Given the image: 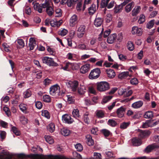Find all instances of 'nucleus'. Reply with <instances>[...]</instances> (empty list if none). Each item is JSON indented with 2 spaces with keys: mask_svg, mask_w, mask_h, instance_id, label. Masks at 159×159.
<instances>
[{
  "mask_svg": "<svg viewBox=\"0 0 159 159\" xmlns=\"http://www.w3.org/2000/svg\"><path fill=\"white\" fill-rule=\"evenodd\" d=\"M109 88V84L107 82L102 81L97 84V89L100 92H105L108 90Z\"/></svg>",
  "mask_w": 159,
  "mask_h": 159,
  "instance_id": "f257e3e1",
  "label": "nucleus"
},
{
  "mask_svg": "<svg viewBox=\"0 0 159 159\" xmlns=\"http://www.w3.org/2000/svg\"><path fill=\"white\" fill-rule=\"evenodd\" d=\"M99 68H96L91 70L89 75V78L90 79H95L98 78L101 73Z\"/></svg>",
  "mask_w": 159,
  "mask_h": 159,
  "instance_id": "f03ea898",
  "label": "nucleus"
},
{
  "mask_svg": "<svg viewBox=\"0 0 159 159\" xmlns=\"http://www.w3.org/2000/svg\"><path fill=\"white\" fill-rule=\"evenodd\" d=\"M42 60L43 63L50 66H57L58 65L57 63L54 61L52 59L48 57H43Z\"/></svg>",
  "mask_w": 159,
  "mask_h": 159,
  "instance_id": "7ed1b4c3",
  "label": "nucleus"
},
{
  "mask_svg": "<svg viewBox=\"0 0 159 159\" xmlns=\"http://www.w3.org/2000/svg\"><path fill=\"white\" fill-rule=\"evenodd\" d=\"M60 88L57 84H55L52 86L50 88V93L51 95L54 96L56 95H59Z\"/></svg>",
  "mask_w": 159,
  "mask_h": 159,
  "instance_id": "20e7f679",
  "label": "nucleus"
},
{
  "mask_svg": "<svg viewBox=\"0 0 159 159\" xmlns=\"http://www.w3.org/2000/svg\"><path fill=\"white\" fill-rule=\"evenodd\" d=\"M85 30V26L84 25H81L77 30V36L81 38L83 37Z\"/></svg>",
  "mask_w": 159,
  "mask_h": 159,
  "instance_id": "39448f33",
  "label": "nucleus"
},
{
  "mask_svg": "<svg viewBox=\"0 0 159 159\" xmlns=\"http://www.w3.org/2000/svg\"><path fill=\"white\" fill-rule=\"evenodd\" d=\"M142 29L141 28H139L137 26H134L132 28L131 33L133 34H137L138 36H141L142 34Z\"/></svg>",
  "mask_w": 159,
  "mask_h": 159,
  "instance_id": "423d86ee",
  "label": "nucleus"
},
{
  "mask_svg": "<svg viewBox=\"0 0 159 159\" xmlns=\"http://www.w3.org/2000/svg\"><path fill=\"white\" fill-rule=\"evenodd\" d=\"M78 22L77 16L74 14L71 17L70 20V25L72 27H74L78 23Z\"/></svg>",
  "mask_w": 159,
  "mask_h": 159,
  "instance_id": "0eeeda50",
  "label": "nucleus"
},
{
  "mask_svg": "<svg viewBox=\"0 0 159 159\" xmlns=\"http://www.w3.org/2000/svg\"><path fill=\"white\" fill-rule=\"evenodd\" d=\"M62 120L65 123L71 124L73 121L70 116L68 114H65L62 116Z\"/></svg>",
  "mask_w": 159,
  "mask_h": 159,
  "instance_id": "6e6552de",
  "label": "nucleus"
},
{
  "mask_svg": "<svg viewBox=\"0 0 159 159\" xmlns=\"http://www.w3.org/2000/svg\"><path fill=\"white\" fill-rule=\"evenodd\" d=\"M90 65L86 64L82 66L80 68V72L83 74H85L88 72L90 69Z\"/></svg>",
  "mask_w": 159,
  "mask_h": 159,
  "instance_id": "1a4fd4ad",
  "label": "nucleus"
},
{
  "mask_svg": "<svg viewBox=\"0 0 159 159\" xmlns=\"http://www.w3.org/2000/svg\"><path fill=\"white\" fill-rule=\"evenodd\" d=\"M62 20H61L57 21L56 20H52L50 21L51 25L53 27H59L62 23Z\"/></svg>",
  "mask_w": 159,
  "mask_h": 159,
  "instance_id": "9d476101",
  "label": "nucleus"
},
{
  "mask_svg": "<svg viewBox=\"0 0 159 159\" xmlns=\"http://www.w3.org/2000/svg\"><path fill=\"white\" fill-rule=\"evenodd\" d=\"M106 71L108 77L110 78H113L116 76L115 72L112 69H107L106 70Z\"/></svg>",
  "mask_w": 159,
  "mask_h": 159,
  "instance_id": "9b49d317",
  "label": "nucleus"
},
{
  "mask_svg": "<svg viewBox=\"0 0 159 159\" xmlns=\"http://www.w3.org/2000/svg\"><path fill=\"white\" fill-rule=\"evenodd\" d=\"M125 110V108L123 107L118 109L117 113L118 117L121 118L123 116Z\"/></svg>",
  "mask_w": 159,
  "mask_h": 159,
  "instance_id": "f8f14e48",
  "label": "nucleus"
},
{
  "mask_svg": "<svg viewBox=\"0 0 159 159\" xmlns=\"http://www.w3.org/2000/svg\"><path fill=\"white\" fill-rule=\"evenodd\" d=\"M86 91L85 86L84 85H80L77 89L78 93L81 95L84 94Z\"/></svg>",
  "mask_w": 159,
  "mask_h": 159,
  "instance_id": "ddd939ff",
  "label": "nucleus"
},
{
  "mask_svg": "<svg viewBox=\"0 0 159 159\" xmlns=\"http://www.w3.org/2000/svg\"><path fill=\"white\" fill-rule=\"evenodd\" d=\"M69 83L72 91L73 92L76 91L79 84L78 82L77 81H74L70 82Z\"/></svg>",
  "mask_w": 159,
  "mask_h": 159,
  "instance_id": "4468645a",
  "label": "nucleus"
},
{
  "mask_svg": "<svg viewBox=\"0 0 159 159\" xmlns=\"http://www.w3.org/2000/svg\"><path fill=\"white\" fill-rule=\"evenodd\" d=\"M36 45V41L33 38H30L29 39V47L30 50H32Z\"/></svg>",
  "mask_w": 159,
  "mask_h": 159,
  "instance_id": "2eb2a0df",
  "label": "nucleus"
},
{
  "mask_svg": "<svg viewBox=\"0 0 159 159\" xmlns=\"http://www.w3.org/2000/svg\"><path fill=\"white\" fill-rule=\"evenodd\" d=\"M116 34H112L110 35L107 38V41L109 44H112L116 40Z\"/></svg>",
  "mask_w": 159,
  "mask_h": 159,
  "instance_id": "dca6fc26",
  "label": "nucleus"
},
{
  "mask_svg": "<svg viewBox=\"0 0 159 159\" xmlns=\"http://www.w3.org/2000/svg\"><path fill=\"white\" fill-rule=\"evenodd\" d=\"M33 4L34 5V9L35 10L37 11L39 13H42V7L41 5L37 2L34 3V2H33Z\"/></svg>",
  "mask_w": 159,
  "mask_h": 159,
  "instance_id": "f3484780",
  "label": "nucleus"
},
{
  "mask_svg": "<svg viewBox=\"0 0 159 159\" xmlns=\"http://www.w3.org/2000/svg\"><path fill=\"white\" fill-rule=\"evenodd\" d=\"M143 102L141 101L136 102L132 105V107L134 108L137 109L141 107L143 105Z\"/></svg>",
  "mask_w": 159,
  "mask_h": 159,
  "instance_id": "a211bd4d",
  "label": "nucleus"
},
{
  "mask_svg": "<svg viewBox=\"0 0 159 159\" xmlns=\"http://www.w3.org/2000/svg\"><path fill=\"white\" fill-rule=\"evenodd\" d=\"M141 7L139 6H136L133 9L132 11V15L133 16H136L139 13Z\"/></svg>",
  "mask_w": 159,
  "mask_h": 159,
  "instance_id": "6ab92c4d",
  "label": "nucleus"
},
{
  "mask_svg": "<svg viewBox=\"0 0 159 159\" xmlns=\"http://www.w3.org/2000/svg\"><path fill=\"white\" fill-rule=\"evenodd\" d=\"M20 110L24 113L27 114L28 113L27 110V106L24 104H21L19 105Z\"/></svg>",
  "mask_w": 159,
  "mask_h": 159,
  "instance_id": "aec40b11",
  "label": "nucleus"
},
{
  "mask_svg": "<svg viewBox=\"0 0 159 159\" xmlns=\"http://www.w3.org/2000/svg\"><path fill=\"white\" fill-rule=\"evenodd\" d=\"M132 142L133 145L134 146H139L142 143L141 140L136 138H133L132 140Z\"/></svg>",
  "mask_w": 159,
  "mask_h": 159,
  "instance_id": "412c9836",
  "label": "nucleus"
},
{
  "mask_svg": "<svg viewBox=\"0 0 159 159\" xmlns=\"http://www.w3.org/2000/svg\"><path fill=\"white\" fill-rule=\"evenodd\" d=\"M150 134V132L148 130L141 131L140 132L139 136L141 138H143L149 135Z\"/></svg>",
  "mask_w": 159,
  "mask_h": 159,
  "instance_id": "4be33fe9",
  "label": "nucleus"
},
{
  "mask_svg": "<svg viewBox=\"0 0 159 159\" xmlns=\"http://www.w3.org/2000/svg\"><path fill=\"white\" fill-rule=\"evenodd\" d=\"M102 22V20L101 18L96 17L94 21V25L97 27L101 25Z\"/></svg>",
  "mask_w": 159,
  "mask_h": 159,
  "instance_id": "5701e85b",
  "label": "nucleus"
},
{
  "mask_svg": "<svg viewBox=\"0 0 159 159\" xmlns=\"http://www.w3.org/2000/svg\"><path fill=\"white\" fill-rule=\"evenodd\" d=\"M86 141L88 144L89 146H91L93 145V141L92 139V137L90 135H87L86 136Z\"/></svg>",
  "mask_w": 159,
  "mask_h": 159,
  "instance_id": "b1692460",
  "label": "nucleus"
},
{
  "mask_svg": "<svg viewBox=\"0 0 159 159\" xmlns=\"http://www.w3.org/2000/svg\"><path fill=\"white\" fill-rule=\"evenodd\" d=\"M134 2H132L127 5L125 7V11L128 13L129 12L132 10V8L134 7Z\"/></svg>",
  "mask_w": 159,
  "mask_h": 159,
  "instance_id": "393cba45",
  "label": "nucleus"
},
{
  "mask_svg": "<svg viewBox=\"0 0 159 159\" xmlns=\"http://www.w3.org/2000/svg\"><path fill=\"white\" fill-rule=\"evenodd\" d=\"M143 116L146 119L152 118L153 116V113L152 111H148L145 112Z\"/></svg>",
  "mask_w": 159,
  "mask_h": 159,
  "instance_id": "a878e982",
  "label": "nucleus"
},
{
  "mask_svg": "<svg viewBox=\"0 0 159 159\" xmlns=\"http://www.w3.org/2000/svg\"><path fill=\"white\" fill-rule=\"evenodd\" d=\"M96 6L95 4H93L89 8V12L90 14H93L96 11Z\"/></svg>",
  "mask_w": 159,
  "mask_h": 159,
  "instance_id": "bb28decb",
  "label": "nucleus"
},
{
  "mask_svg": "<svg viewBox=\"0 0 159 159\" xmlns=\"http://www.w3.org/2000/svg\"><path fill=\"white\" fill-rule=\"evenodd\" d=\"M68 33V31L65 29H61L58 32V34L61 36L66 35Z\"/></svg>",
  "mask_w": 159,
  "mask_h": 159,
  "instance_id": "cd10ccee",
  "label": "nucleus"
},
{
  "mask_svg": "<svg viewBox=\"0 0 159 159\" xmlns=\"http://www.w3.org/2000/svg\"><path fill=\"white\" fill-rule=\"evenodd\" d=\"M48 130L50 132H53L55 129V125L54 123H50L47 126Z\"/></svg>",
  "mask_w": 159,
  "mask_h": 159,
  "instance_id": "c85d7f7f",
  "label": "nucleus"
},
{
  "mask_svg": "<svg viewBox=\"0 0 159 159\" xmlns=\"http://www.w3.org/2000/svg\"><path fill=\"white\" fill-rule=\"evenodd\" d=\"M61 132L62 135L64 136H67L70 134V131L67 129L63 128L61 129Z\"/></svg>",
  "mask_w": 159,
  "mask_h": 159,
  "instance_id": "c756f323",
  "label": "nucleus"
},
{
  "mask_svg": "<svg viewBox=\"0 0 159 159\" xmlns=\"http://www.w3.org/2000/svg\"><path fill=\"white\" fill-rule=\"evenodd\" d=\"M31 91L29 89H28L23 93L24 98H28L31 96Z\"/></svg>",
  "mask_w": 159,
  "mask_h": 159,
  "instance_id": "7c9ffc66",
  "label": "nucleus"
},
{
  "mask_svg": "<svg viewBox=\"0 0 159 159\" xmlns=\"http://www.w3.org/2000/svg\"><path fill=\"white\" fill-rule=\"evenodd\" d=\"M42 115L48 119H49L50 117L49 113L47 110H42Z\"/></svg>",
  "mask_w": 159,
  "mask_h": 159,
  "instance_id": "2f4dec72",
  "label": "nucleus"
},
{
  "mask_svg": "<svg viewBox=\"0 0 159 159\" xmlns=\"http://www.w3.org/2000/svg\"><path fill=\"white\" fill-rule=\"evenodd\" d=\"M129 75L128 71L120 73L118 76V77L120 79H123L127 77Z\"/></svg>",
  "mask_w": 159,
  "mask_h": 159,
  "instance_id": "473e14b6",
  "label": "nucleus"
},
{
  "mask_svg": "<svg viewBox=\"0 0 159 159\" xmlns=\"http://www.w3.org/2000/svg\"><path fill=\"white\" fill-rule=\"evenodd\" d=\"M123 7V6H122L121 3L117 6H116L114 8V12L115 13L119 12L122 9Z\"/></svg>",
  "mask_w": 159,
  "mask_h": 159,
  "instance_id": "72a5a7b5",
  "label": "nucleus"
},
{
  "mask_svg": "<svg viewBox=\"0 0 159 159\" xmlns=\"http://www.w3.org/2000/svg\"><path fill=\"white\" fill-rule=\"evenodd\" d=\"M112 98V96H108L104 97V98L102 102V104L106 103L110 100Z\"/></svg>",
  "mask_w": 159,
  "mask_h": 159,
  "instance_id": "f704fd0d",
  "label": "nucleus"
},
{
  "mask_svg": "<svg viewBox=\"0 0 159 159\" xmlns=\"http://www.w3.org/2000/svg\"><path fill=\"white\" fill-rule=\"evenodd\" d=\"M46 11L47 14L49 16H52L54 12L51 6L48 7L46 8Z\"/></svg>",
  "mask_w": 159,
  "mask_h": 159,
  "instance_id": "c9c22d12",
  "label": "nucleus"
},
{
  "mask_svg": "<svg viewBox=\"0 0 159 159\" xmlns=\"http://www.w3.org/2000/svg\"><path fill=\"white\" fill-rule=\"evenodd\" d=\"M72 114L74 117L76 118H79L80 116L79 114V111L77 109H74L72 111Z\"/></svg>",
  "mask_w": 159,
  "mask_h": 159,
  "instance_id": "e433bc0d",
  "label": "nucleus"
},
{
  "mask_svg": "<svg viewBox=\"0 0 159 159\" xmlns=\"http://www.w3.org/2000/svg\"><path fill=\"white\" fill-rule=\"evenodd\" d=\"M45 138L46 141L49 143L51 144L54 143L53 139L50 136H45Z\"/></svg>",
  "mask_w": 159,
  "mask_h": 159,
  "instance_id": "4c0bfd02",
  "label": "nucleus"
},
{
  "mask_svg": "<svg viewBox=\"0 0 159 159\" xmlns=\"http://www.w3.org/2000/svg\"><path fill=\"white\" fill-rule=\"evenodd\" d=\"M11 130L17 136L20 135V131L16 127L13 126L12 127Z\"/></svg>",
  "mask_w": 159,
  "mask_h": 159,
  "instance_id": "58836bf2",
  "label": "nucleus"
},
{
  "mask_svg": "<svg viewBox=\"0 0 159 159\" xmlns=\"http://www.w3.org/2000/svg\"><path fill=\"white\" fill-rule=\"evenodd\" d=\"M51 2L50 0H45V2L43 4H42L41 6L42 8H47L48 7H50L49 5L50 3Z\"/></svg>",
  "mask_w": 159,
  "mask_h": 159,
  "instance_id": "ea45409f",
  "label": "nucleus"
},
{
  "mask_svg": "<svg viewBox=\"0 0 159 159\" xmlns=\"http://www.w3.org/2000/svg\"><path fill=\"white\" fill-rule=\"evenodd\" d=\"M96 113V116L98 118H102L104 116V113L102 110H97Z\"/></svg>",
  "mask_w": 159,
  "mask_h": 159,
  "instance_id": "a19ab883",
  "label": "nucleus"
},
{
  "mask_svg": "<svg viewBox=\"0 0 159 159\" xmlns=\"http://www.w3.org/2000/svg\"><path fill=\"white\" fill-rule=\"evenodd\" d=\"M77 48H78L82 50H87L89 49L86 45L84 43L79 44L77 46Z\"/></svg>",
  "mask_w": 159,
  "mask_h": 159,
  "instance_id": "79ce46f5",
  "label": "nucleus"
},
{
  "mask_svg": "<svg viewBox=\"0 0 159 159\" xmlns=\"http://www.w3.org/2000/svg\"><path fill=\"white\" fill-rule=\"evenodd\" d=\"M130 124V122H124L120 125V128L121 129H125L127 128Z\"/></svg>",
  "mask_w": 159,
  "mask_h": 159,
  "instance_id": "37998d69",
  "label": "nucleus"
},
{
  "mask_svg": "<svg viewBox=\"0 0 159 159\" xmlns=\"http://www.w3.org/2000/svg\"><path fill=\"white\" fill-rule=\"evenodd\" d=\"M127 47L129 50H133L134 48L133 43L131 41L128 42L127 44Z\"/></svg>",
  "mask_w": 159,
  "mask_h": 159,
  "instance_id": "c03bdc74",
  "label": "nucleus"
},
{
  "mask_svg": "<svg viewBox=\"0 0 159 159\" xmlns=\"http://www.w3.org/2000/svg\"><path fill=\"white\" fill-rule=\"evenodd\" d=\"M150 127L154 126L159 123V121L154 122L153 120H148Z\"/></svg>",
  "mask_w": 159,
  "mask_h": 159,
  "instance_id": "a18cd8bd",
  "label": "nucleus"
},
{
  "mask_svg": "<svg viewBox=\"0 0 159 159\" xmlns=\"http://www.w3.org/2000/svg\"><path fill=\"white\" fill-rule=\"evenodd\" d=\"M89 92L94 94H96L97 92L95 88L93 86H90L88 88Z\"/></svg>",
  "mask_w": 159,
  "mask_h": 159,
  "instance_id": "49530a36",
  "label": "nucleus"
},
{
  "mask_svg": "<svg viewBox=\"0 0 159 159\" xmlns=\"http://www.w3.org/2000/svg\"><path fill=\"white\" fill-rule=\"evenodd\" d=\"M108 124L112 127H114L116 125L117 123L114 120L112 119H109L108 120Z\"/></svg>",
  "mask_w": 159,
  "mask_h": 159,
  "instance_id": "de8ad7c7",
  "label": "nucleus"
},
{
  "mask_svg": "<svg viewBox=\"0 0 159 159\" xmlns=\"http://www.w3.org/2000/svg\"><path fill=\"white\" fill-rule=\"evenodd\" d=\"M66 96L67 98V101L69 103H71L74 102L75 99L72 96L69 95H67Z\"/></svg>",
  "mask_w": 159,
  "mask_h": 159,
  "instance_id": "09e8293b",
  "label": "nucleus"
},
{
  "mask_svg": "<svg viewBox=\"0 0 159 159\" xmlns=\"http://www.w3.org/2000/svg\"><path fill=\"white\" fill-rule=\"evenodd\" d=\"M3 110L5 111V113L8 116L11 115V112L9 108L6 107H4L3 108Z\"/></svg>",
  "mask_w": 159,
  "mask_h": 159,
  "instance_id": "8fccbe9b",
  "label": "nucleus"
},
{
  "mask_svg": "<svg viewBox=\"0 0 159 159\" xmlns=\"http://www.w3.org/2000/svg\"><path fill=\"white\" fill-rule=\"evenodd\" d=\"M110 0H102L101 2V6L102 8L107 6V4Z\"/></svg>",
  "mask_w": 159,
  "mask_h": 159,
  "instance_id": "3c124183",
  "label": "nucleus"
},
{
  "mask_svg": "<svg viewBox=\"0 0 159 159\" xmlns=\"http://www.w3.org/2000/svg\"><path fill=\"white\" fill-rule=\"evenodd\" d=\"M145 21V16L143 15L140 16L138 20V23L141 24L144 22Z\"/></svg>",
  "mask_w": 159,
  "mask_h": 159,
  "instance_id": "603ef678",
  "label": "nucleus"
},
{
  "mask_svg": "<svg viewBox=\"0 0 159 159\" xmlns=\"http://www.w3.org/2000/svg\"><path fill=\"white\" fill-rule=\"evenodd\" d=\"M106 20L107 22L109 23L112 20L111 15L110 13H107L106 15Z\"/></svg>",
  "mask_w": 159,
  "mask_h": 159,
  "instance_id": "864d4df0",
  "label": "nucleus"
},
{
  "mask_svg": "<svg viewBox=\"0 0 159 159\" xmlns=\"http://www.w3.org/2000/svg\"><path fill=\"white\" fill-rule=\"evenodd\" d=\"M154 20H152L147 23V27L148 29H150L153 27L154 25Z\"/></svg>",
  "mask_w": 159,
  "mask_h": 159,
  "instance_id": "5fc2aeb1",
  "label": "nucleus"
},
{
  "mask_svg": "<svg viewBox=\"0 0 159 159\" xmlns=\"http://www.w3.org/2000/svg\"><path fill=\"white\" fill-rule=\"evenodd\" d=\"M20 121L23 124L25 125L27 123V119L24 116H22L20 117Z\"/></svg>",
  "mask_w": 159,
  "mask_h": 159,
  "instance_id": "6e6d98bb",
  "label": "nucleus"
},
{
  "mask_svg": "<svg viewBox=\"0 0 159 159\" xmlns=\"http://www.w3.org/2000/svg\"><path fill=\"white\" fill-rule=\"evenodd\" d=\"M43 100L46 102H49L51 101V98L48 95H45L43 97Z\"/></svg>",
  "mask_w": 159,
  "mask_h": 159,
  "instance_id": "4d7b16f0",
  "label": "nucleus"
},
{
  "mask_svg": "<svg viewBox=\"0 0 159 159\" xmlns=\"http://www.w3.org/2000/svg\"><path fill=\"white\" fill-rule=\"evenodd\" d=\"M56 15L55 16L59 17L61 16L62 13L61 12V10L60 8L57 9L55 10Z\"/></svg>",
  "mask_w": 159,
  "mask_h": 159,
  "instance_id": "13d9d810",
  "label": "nucleus"
},
{
  "mask_svg": "<svg viewBox=\"0 0 159 159\" xmlns=\"http://www.w3.org/2000/svg\"><path fill=\"white\" fill-rule=\"evenodd\" d=\"M75 148L78 151L80 152L83 150L82 146L80 143L77 144L75 146Z\"/></svg>",
  "mask_w": 159,
  "mask_h": 159,
  "instance_id": "bf43d9fd",
  "label": "nucleus"
},
{
  "mask_svg": "<svg viewBox=\"0 0 159 159\" xmlns=\"http://www.w3.org/2000/svg\"><path fill=\"white\" fill-rule=\"evenodd\" d=\"M102 132L105 136H108L110 134V132L107 129H103L101 130Z\"/></svg>",
  "mask_w": 159,
  "mask_h": 159,
  "instance_id": "052dcab7",
  "label": "nucleus"
},
{
  "mask_svg": "<svg viewBox=\"0 0 159 159\" xmlns=\"http://www.w3.org/2000/svg\"><path fill=\"white\" fill-rule=\"evenodd\" d=\"M47 49L51 55L53 56L55 55V52L53 49L49 47H47Z\"/></svg>",
  "mask_w": 159,
  "mask_h": 159,
  "instance_id": "680f3d73",
  "label": "nucleus"
},
{
  "mask_svg": "<svg viewBox=\"0 0 159 159\" xmlns=\"http://www.w3.org/2000/svg\"><path fill=\"white\" fill-rule=\"evenodd\" d=\"M154 147L152 145H149L145 149V151L147 152H150L153 149Z\"/></svg>",
  "mask_w": 159,
  "mask_h": 159,
  "instance_id": "e2e57ef3",
  "label": "nucleus"
},
{
  "mask_svg": "<svg viewBox=\"0 0 159 159\" xmlns=\"http://www.w3.org/2000/svg\"><path fill=\"white\" fill-rule=\"evenodd\" d=\"M130 82L132 84L136 85L138 84V81L137 78H134L130 80Z\"/></svg>",
  "mask_w": 159,
  "mask_h": 159,
  "instance_id": "0e129e2a",
  "label": "nucleus"
},
{
  "mask_svg": "<svg viewBox=\"0 0 159 159\" xmlns=\"http://www.w3.org/2000/svg\"><path fill=\"white\" fill-rule=\"evenodd\" d=\"M7 125L8 124L7 122L2 120L0 121V126L4 128H6L7 126Z\"/></svg>",
  "mask_w": 159,
  "mask_h": 159,
  "instance_id": "69168bd1",
  "label": "nucleus"
},
{
  "mask_svg": "<svg viewBox=\"0 0 159 159\" xmlns=\"http://www.w3.org/2000/svg\"><path fill=\"white\" fill-rule=\"evenodd\" d=\"M126 89H122L118 91V93L120 95H123L124 97L126 93Z\"/></svg>",
  "mask_w": 159,
  "mask_h": 159,
  "instance_id": "338daca9",
  "label": "nucleus"
},
{
  "mask_svg": "<svg viewBox=\"0 0 159 159\" xmlns=\"http://www.w3.org/2000/svg\"><path fill=\"white\" fill-rule=\"evenodd\" d=\"M35 105L36 107L39 109H40L42 107V103L39 101H37L35 102Z\"/></svg>",
  "mask_w": 159,
  "mask_h": 159,
  "instance_id": "774afa93",
  "label": "nucleus"
}]
</instances>
